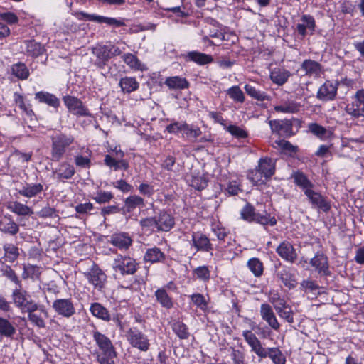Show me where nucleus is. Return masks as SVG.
Segmentation results:
<instances>
[{
    "instance_id": "obj_1",
    "label": "nucleus",
    "mask_w": 364,
    "mask_h": 364,
    "mask_svg": "<svg viewBox=\"0 0 364 364\" xmlns=\"http://www.w3.org/2000/svg\"><path fill=\"white\" fill-rule=\"evenodd\" d=\"M92 337L100 352L97 355V360L100 364H114V358L117 354L111 340L105 334L94 331Z\"/></svg>"
},
{
    "instance_id": "obj_2",
    "label": "nucleus",
    "mask_w": 364,
    "mask_h": 364,
    "mask_svg": "<svg viewBox=\"0 0 364 364\" xmlns=\"http://www.w3.org/2000/svg\"><path fill=\"white\" fill-rule=\"evenodd\" d=\"M74 137L64 133L57 134L51 137L50 159L53 161H60L68 147L73 144Z\"/></svg>"
},
{
    "instance_id": "obj_3",
    "label": "nucleus",
    "mask_w": 364,
    "mask_h": 364,
    "mask_svg": "<svg viewBox=\"0 0 364 364\" xmlns=\"http://www.w3.org/2000/svg\"><path fill=\"white\" fill-rule=\"evenodd\" d=\"M12 299L16 307L21 311L31 313L38 309V304L31 299V295L21 287L13 291Z\"/></svg>"
},
{
    "instance_id": "obj_4",
    "label": "nucleus",
    "mask_w": 364,
    "mask_h": 364,
    "mask_svg": "<svg viewBox=\"0 0 364 364\" xmlns=\"http://www.w3.org/2000/svg\"><path fill=\"white\" fill-rule=\"evenodd\" d=\"M240 215L243 220L247 222H256L264 226H274L277 224V220L274 216L272 217L268 214L262 215L256 213L254 207L249 203L242 208Z\"/></svg>"
},
{
    "instance_id": "obj_5",
    "label": "nucleus",
    "mask_w": 364,
    "mask_h": 364,
    "mask_svg": "<svg viewBox=\"0 0 364 364\" xmlns=\"http://www.w3.org/2000/svg\"><path fill=\"white\" fill-rule=\"evenodd\" d=\"M126 336L132 347L143 352H146L149 349L150 343L147 336L136 328H130L127 331Z\"/></svg>"
},
{
    "instance_id": "obj_6",
    "label": "nucleus",
    "mask_w": 364,
    "mask_h": 364,
    "mask_svg": "<svg viewBox=\"0 0 364 364\" xmlns=\"http://www.w3.org/2000/svg\"><path fill=\"white\" fill-rule=\"evenodd\" d=\"M112 267L122 274H133L138 268L135 259L128 256L117 255L114 259Z\"/></svg>"
},
{
    "instance_id": "obj_7",
    "label": "nucleus",
    "mask_w": 364,
    "mask_h": 364,
    "mask_svg": "<svg viewBox=\"0 0 364 364\" xmlns=\"http://www.w3.org/2000/svg\"><path fill=\"white\" fill-rule=\"evenodd\" d=\"M63 102L70 112L72 114L86 117L90 116V113L88 109L83 105L82 102L76 97L66 95L63 98Z\"/></svg>"
},
{
    "instance_id": "obj_8",
    "label": "nucleus",
    "mask_w": 364,
    "mask_h": 364,
    "mask_svg": "<svg viewBox=\"0 0 364 364\" xmlns=\"http://www.w3.org/2000/svg\"><path fill=\"white\" fill-rule=\"evenodd\" d=\"M54 311L65 318H70L75 314V309L70 299H58L53 301L52 305Z\"/></svg>"
},
{
    "instance_id": "obj_9",
    "label": "nucleus",
    "mask_w": 364,
    "mask_h": 364,
    "mask_svg": "<svg viewBox=\"0 0 364 364\" xmlns=\"http://www.w3.org/2000/svg\"><path fill=\"white\" fill-rule=\"evenodd\" d=\"M338 82L326 81L318 89L316 97L322 101L333 100L337 94Z\"/></svg>"
},
{
    "instance_id": "obj_10",
    "label": "nucleus",
    "mask_w": 364,
    "mask_h": 364,
    "mask_svg": "<svg viewBox=\"0 0 364 364\" xmlns=\"http://www.w3.org/2000/svg\"><path fill=\"white\" fill-rule=\"evenodd\" d=\"M242 336L250 346L251 350L259 357L264 358L266 355L265 348L262 347L260 341L257 338L255 333H253L252 331L245 330L242 331Z\"/></svg>"
},
{
    "instance_id": "obj_11",
    "label": "nucleus",
    "mask_w": 364,
    "mask_h": 364,
    "mask_svg": "<svg viewBox=\"0 0 364 364\" xmlns=\"http://www.w3.org/2000/svg\"><path fill=\"white\" fill-rule=\"evenodd\" d=\"M76 16L80 20L86 18L87 20H89L90 21H94V22L100 23H105L107 25L115 26L117 27L124 26V23L120 20H117L114 18L95 15V14H89L85 13L83 11L77 13Z\"/></svg>"
},
{
    "instance_id": "obj_12",
    "label": "nucleus",
    "mask_w": 364,
    "mask_h": 364,
    "mask_svg": "<svg viewBox=\"0 0 364 364\" xmlns=\"http://www.w3.org/2000/svg\"><path fill=\"white\" fill-rule=\"evenodd\" d=\"M260 316L264 321L274 331H278L280 328V324L273 311L272 306L267 303L262 304L260 306Z\"/></svg>"
},
{
    "instance_id": "obj_13",
    "label": "nucleus",
    "mask_w": 364,
    "mask_h": 364,
    "mask_svg": "<svg viewBox=\"0 0 364 364\" xmlns=\"http://www.w3.org/2000/svg\"><path fill=\"white\" fill-rule=\"evenodd\" d=\"M85 275L95 288L97 289L103 288L106 281V275L97 266L93 265L90 270L85 273Z\"/></svg>"
},
{
    "instance_id": "obj_14",
    "label": "nucleus",
    "mask_w": 364,
    "mask_h": 364,
    "mask_svg": "<svg viewBox=\"0 0 364 364\" xmlns=\"http://www.w3.org/2000/svg\"><path fill=\"white\" fill-rule=\"evenodd\" d=\"M316 28L314 18L309 14H304L301 17V22L296 25L298 33L304 37L308 31L311 35L314 34Z\"/></svg>"
},
{
    "instance_id": "obj_15",
    "label": "nucleus",
    "mask_w": 364,
    "mask_h": 364,
    "mask_svg": "<svg viewBox=\"0 0 364 364\" xmlns=\"http://www.w3.org/2000/svg\"><path fill=\"white\" fill-rule=\"evenodd\" d=\"M305 195L313 207L321 209L325 212L330 209L331 206L326 198L319 193L314 191L313 188L306 192Z\"/></svg>"
},
{
    "instance_id": "obj_16",
    "label": "nucleus",
    "mask_w": 364,
    "mask_h": 364,
    "mask_svg": "<svg viewBox=\"0 0 364 364\" xmlns=\"http://www.w3.org/2000/svg\"><path fill=\"white\" fill-rule=\"evenodd\" d=\"M277 254L284 259L289 262H294L297 254L293 245L287 241L282 242L276 250Z\"/></svg>"
},
{
    "instance_id": "obj_17",
    "label": "nucleus",
    "mask_w": 364,
    "mask_h": 364,
    "mask_svg": "<svg viewBox=\"0 0 364 364\" xmlns=\"http://www.w3.org/2000/svg\"><path fill=\"white\" fill-rule=\"evenodd\" d=\"M345 111L353 118L364 117V102L354 95L352 102L346 105Z\"/></svg>"
},
{
    "instance_id": "obj_18",
    "label": "nucleus",
    "mask_w": 364,
    "mask_h": 364,
    "mask_svg": "<svg viewBox=\"0 0 364 364\" xmlns=\"http://www.w3.org/2000/svg\"><path fill=\"white\" fill-rule=\"evenodd\" d=\"M193 246L197 251L208 252L212 250L210 240L203 234L193 232L192 235Z\"/></svg>"
},
{
    "instance_id": "obj_19",
    "label": "nucleus",
    "mask_w": 364,
    "mask_h": 364,
    "mask_svg": "<svg viewBox=\"0 0 364 364\" xmlns=\"http://www.w3.org/2000/svg\"><path fill=\"white\" fill-rule=\"evenodd\" d=\"M156 228L159 231H169L175 224L173 217L166 212H161L156 217Z\"/></svg>"
},
{
    "instance_id": "obj_20",
    "label": "nucleus",
    "mask_w": 364,
    "mask_h": 364,
    "mask_svg": "<svg viewBox=\"0 0 364 364\" xmlns=\"http://www.w3.org/2000/svg\"><path fill=\"white\" fill-rule=\"evenodd\" d=\"M107 45L99 46L92 50L93 54L97 57L95 65L98 68L104 67L108 60L112 58Z\"/></svg>"
},
{
    "instance_id": "obj_21",
    "label": "nucleus",
    "mask_w": 364,
    "mask_h": 364,
    "mask_svg": "<svg viewBox=\"0 0 364 364\" xmlns=\"http://www.w3.org/2000/svg\"><path fill=\"white\" fill-rule=\"evenodd\" d=\"M110 242L121 250H127L132 243V240L124 232L116 233L112 235Z\"/></svg>"
},
{
    "instance_id": "obj_22",
    "label": "nucleus",
    "mask_w": 364,
    "mask_h": 364,
    "mask_svg": "<svg viewBox=\"0 0 364 364\" xmlns=\"http://www.w3.org/2000/svg\"><path fill=\"white\" fill-rule=\"evenodd\" d=\"M310 264L320 274H327L328 271V258L322 253H317L310 260Z\"/></svg>"
},
{
    "instance_id": "obj_23",
    "label": "nucleus",
    "mask_w": 364,
    "mask_h": 364,
    "mask_svg": "<svg viewBox=\"0 0 364 364\" xmlns=\"http://www.w3.org/2000/svg\"><path fill=\"white\" fill-rule=\"evenodd\" d=\"M301 69L304 71L305 75L315 77H320L321 73V65L318 62L310 59L303 61Z\"/></svg>"
},
{
    "instance_id": "obj_24",
    "label": "nucleus",
    "mask_w": 364,
    "mask_h": 364,
    "mask_svg": "<svg viewBox=\"0 0 364 364\" xmlns=\"http://www.w3.org/2000/svg\"><path fill=\"white\" fill-rule=\"evenodd\" d=\"M185 58L186 60L194 62L200 65L209 64L213 61L211 55L198 51L188 52Z\"/></svg>"
},
{
    "instance_id": "obj_25",
    "label": "nucleus",
    "mask_w": 364,
    "mask_h": 364,
    "mask_svg": "<svg viewBox=\"0 0 364 364\" xmlns=\"http://www.w3.org/2000/svg\"><path fill=\"white\" fill-rule=\"evenodd\" d=\"M165 259V254L156 247L147 249L144 256V260L150 263L164 262Z\"/></svg>"
},
{
    "instance_id": "obj_26",
    "label": "nucleus",
    "mask_w": 364,
    "mask_h": 364,
    "mask_svg": "<svg viewBox=\"0 0 364 364\" xmlns=\"http://www.w3.org/2000/svg\"><path fill=\"white\" fill-rule=\"evenodd\" d=\"M277 277L289 289L295 287L297 284L295 275L289 267H284L277 273Z\"/></svg>"
},
{
    "instance_id": "obj_27",
    "label": "nucleus",
    "mask_w": 364,
    "mask_h": 364,
    "mask_svg": "<svg viewBox=\"0 0 364 364\" xmlns=\"http://www.w3.org/2000/svg\"><path fill=\"white\" fill-rule=\"evenodd\" d=\"M35 99L41 103H46L48 105L57 108L60 106L59 99L53 94L47 92H38L35 94Z\"/></svg>"
},
{
    "instance_id": "obj_28",
    "label": "nucleus",
    "mask_w": 364,
    "mask_h": 364,
    "mask_svg": "<svg viewBox=\"0 0 364 364\" xmlns=\"http://www.w3.org/2000/svg\"><path fill=\"white\" fill-rule=\"evenodd\" d=\"M23 45L26 54L32 57H38L43 54L45 50L44 47L41 43L33 40L25 41Z\"/></svg>"
},
{
    "instance_id": "obj_29",
    "label": "nucleus",
    "mask_w": 364,
    "mask_h": 364,
    "mask_svg": "<svg viewBox=\"0 0 364 364\" xmlns=\"http://www.w3.org/2000/svg\"><path fill=\"white\" fill-rule=\"evenodd\" d=\"M75 172L74 167L67 162L61 163L58 168L53 171L57 175V178L60 181L71 178Z\"/></svg>"
},
{
    "instance_id": "obj_30",
    "label": "nucleus",
    "mask_w": 364,
    "mask_h": 364,
    "mask_svg": "<svg viewBox=\"0 0 364 364\" xmlns=\"http://www.w3.org/2000/svg\"><path fill=\"white\" fill-rule=\"evenodd\" d=\"M122 59L124 63L133 70L139 71H144L147 70L146 65L142 63L137 57L132 53H126L123 55Z\"/></svg>"
},
{
    "instance_id": "obj_31",
    "label": "nucleus",
    "mask_w": 364,
    "mask_h": 364,
    "mask_svg": "<svg viewBox=\"0 0 364 364\" xmlns=\"http://www.w3.org/2000/svg\"><path fill=\"white\" fill-rule=\"evenodd\" d=\"M164 83L171 90H183L189 87L187 80L179 76L168 77Z\"/></svg>"
},
{
    "instance_id": "obj_32",
    "label": "nucleus",
    "mask_w": 364,
    "mask_h": 364,
    "mask_svg": "<svg viewBox=\"0 0 364 364\" xmlns=\"http://www.w3.org/2000/svg\"><path fill=\"white\" fill-rule=\"evenodd\" d=\"M144 206V199L136 195L130 196L124 200V211L131 213L136 208Z\"/></svg>"
},
{
    "instance_id": "obj_33",
    "label": "nucleus",
    "mask_w": 364,
    "mask_h": 364,
    "mask_svg": "<svg viewBox=\"0 0 364 364\" xmlns=\"http://www.w3.org/2000/svg\"><path fill=\"white\" fill-rule=\"evenodd\" d=\"M6 208L18 215H31L33 213L30 207L17 201L9 202Z\"/></svg>"
},
{
    "instance_id": "obj_34",
    "label": "nucleus",
    "mask_w": 364,
    "mask_h": 364,
    "mask_svg": "<svg viewBox=\"0 0 364 364\" xmlns=\"http://www.w3.org/2000/svg\"><path fill=\"white\" fill-rule=\"evenodd\" d=\"M292 178L295 184L302 189L304 194L310 189L314 188V184L303 173L296 172L293 174Z\"/></svg>"
},
{
    "instance_id": "obj_35",
    "label": "nucleus",
    "mask_w": 364,
    "mask_h": 364,
    "mask_svg": "<svg viewBox=\"0 0 364 364\" xmlns=\"http://www.w3.org/2000/svg\"><path fill=\"white\" fill-rule=\"evenodd\" d=\"M290 76L289 71L280 68L274 69L270 73L272 81L278 85H284Z\"/></svg>"
},
{
    "instance_id": "obj_36",
    "label": "nucleus",
    "mask_w": 364,
    "mask_h": 364,
    "mask_svg": "<svg viewBox=\"0 0 364 364\" xmlns=\"http://www.w3.org/2000/svg\"><path fill=\"white\" fill-rule=\"evenodd\" d=\"M257 168L267 179L274 173L275 166L273 160L271 159L265 158L260 159Z\"/></svg>"
},
{
    "instance_id": "obj_37",
    "label": "nucleus",
    "mask_w": 364,
    "mask_h": 364,
    "mask_svg": "<svg viewBox=\"0 0 364 364\" xmlns=\"http://www.w3.org/2000/svg\"><path fill=\"white\" fill-rule=\"evenodd\" d=\"M90 310L92 314L105 321H109L111 316L108 310L99 303H94L91 305Z\"/></svg>"
},
{
    "instance_id": "obj_38",
    "label": "nucleus",
    "mask_w": 364,
    "mask_h": 364,
    "mask_svg": "<svg viewBox=\"0 0 364 364\" xmlns=\"http://www.w3.org/2000/svg\"><path fill=\"white\" fill-rule=\"evenodd\" d=\"M269 124L273 132L279 134L287 133L291 129V123L289 120H270Z\"/></svg>"
},
{
    "instance_id": "obj_39",
    "label": "nucleus",
    "mask_w": 364,
    "mask_h": 364,
    "mask_svg": "<svg viewBox=\"0 0 364 364\" xmlns=\"http://www.w3.org/2000/svg\"><path fill=\"white\" fill-rule=\"evenodd\" d=\"M16 332V327L8 319L0 317V335L6 338H12Z\"/></svg>"
},
{
    "instance_id": "obj_40",
    "label": "nucleus",
    "mask_w": 364,
    "mask_h": 364,
    "mask_svg": "<svg viewBox=\"0 0 364 364\" xmlns=\"http://www.w3.org/2000/svg\"><path fill=\"white\" fill-rule=\"evenodd\" d=\"M155 296L156 301L164 308L171 309L173 307V301L171 297L168 295L166 290L164 288L158 289L155 291Z\"/></svg>"
},
{
    "instance_id": "obj_41",
    "label": "nucleus",
    "mask_w": 364,
    "mask_h": 364,
    "mask_svg": "<svg viewBox=\"0 0 364 364\" xmlns=\"http://www.w3.org/2000/svg\"><path fill=\"white\" fill-rule=\"evenodd\" d=\"M119 85L122 90L127 93H130L139 88V82L135 77H124L119 81Z\"/></svg>"
},
{
    "instance_id": "obj_42",
    "label": "nucleus",
    "mask_w": 364,
    "mask_h": 364,
    "mask_svg": "<svg viewBox=\"0 0 364 364\" xmlns=\"http://www.w3.org/2000/svg\"><path fill=\"white\" fill-rule=\"evenodd\" d=\"M41 274V268L36 265L28 264L24 265L22 277L23 279L31 278L33 280L40 279Z\"/></svg>"
},
{
    "instance_id": "obj_43",
    "label": "nucleus",
    "mask_w": 364,
    "mask_h": 364,
    "mask_svg": "<svg viewBox=\"0 0 364 364\" xmlns=\"http://www.w3.org/2000/svg\"><path fill=\"white\" fill-rule=\"evenodd\" d=\"M275 311L281 318L284 319L290 324L294 323V311L291 307L289 306L287 303L284 304V305H282V306H280L279 309H276Z\"/></svg>"
},
{
    "instance_id": "obj_44",
    "label": "nucleus",
    "mask_w": 364,
    "mask_h": 364,
    "mask_svg": "<svg viewBox=\"0 0 364 364\" xmlns=\"http://www.w3.org/2000/svg\"><path fill=\"white\" fill-rule=\"evenodd\" d=\"M300 105L295 101H288L274 107V110L282 113H295L299 110Z\"/></svg>"
},
{
    "instance_id": "obj_45",
    "label": "nucleus",
    "mask_w": 364,
    "mask_h": 364,
    "mask_svg": "<svg viewBox=\"0 0 364 364\" xmlns=\"http://www.w3.org/2000/svg\"><path fill=\"white\" fill-rule=\"evenodd\" d=\"M247 267L251 272L257 277H260L264 272L263 263L259 259L252 257L247 262Z\"/></svg>"
},
{
    "instance_id": "obj_46",
    "label": "nucleus",
    "mask_w": 364,
    "mask_h": 364,
    "mask_svg": "<svg viewBox=\"0 0 364 364\" xmlns=\"http://www.w3.org/2000/svg\"><path fill=\"white\" fill-rule=\"evenodd\" d=\"M247 177L253 185L263 184L267 179L258 168L249 171Z\"/></svg>"
},
{
    "instance_id": "obj_47",
    "label": "nucleus",
    "mask_w": 364,
    "mask_h": 364,
    "mask_svg": "<svg viewBox=\"0 0 364 364\" xmlns=\"http://www.w3.org/2000/svg\"><path fill=\"white\" fill-rule=\"evenodd\" d=\"M43 191L41 183L28 185L18 191L19 194L25 197L31 198L40 193Z\"/></svg>"
},
{
    "instance_id": "obj_48",
    "label": "nucleus",
    "mask_w": 364,
    "mask_h": 364,
    "mask_svg": "<svg viewBox=\"0 0 364 364\" xmlns=\"http://www.w3.org/2000/svg\"><path fill=\"white\" fill-rule=\"evenodd\" d=\"M12 73L20 80H26L29 76V70L24 63H18L13 65Z\"/></svg>"
},
{
    "instance_id": "obj_49",
    "label": "nucleus",
    "mask_w": 364,
    "mask_h": 364,
    "mask_svg": "<svg viewBox=\"0 0 364 364\" xmlns=\"http://www.w3.org/2000/svg\"><path fill=\"white\" fill-rule=\"evenodd\" d=\"M4 257L6 261L14 262L18 257V249L13 244H6L4 245Z\"/></svg>"
},
{
    "instance_id": "obj_50",
    "label": "nucleus",
    "mask_w": 364,
    "mask_h": 364,
    "mask_svg": "<svg viewBox=\"0 0 364 364\" xmlns=\"http://www.w3.org/2000/svg\"><path fill=\"white\" fill-rule=\"evenodd\" d=\"M266 355L264 358L269 356L275 364H284L285 358L278 348H265Z\"/></svg>"
},
{
    "instance_id": "obj_51",
    "label": "nucleus",
    "mask_w": 364,
    "mask_h": 364,
    "mask_svg": "<svg viewBox=\"0 0 364 364\" xmlns=\"http://www.w3.org/2000/svg\"><path fill=\"white\" fill-rule=\"evenodd\" d=\"M245 90L248 95L257 100L264 101L269 99L265 92L257 90L250 85H246L245 86Z\"/></svg>"
},
{
    "instance_id": "obj_52",
    "label": "nucleus",
    "mask_w": 364,
    "mask_h": 364,
    "mask_svg": "<svg viewBox=\"0 0 364 364\" xmlns=\"http://www.w3.org/2000/svg\"><path fill=\"white\" fill-rule=\"evenodd\" d=\"M268 300L273 305L274 309H279L287 303L286 300L274 290H271L268 294Z\"/></svg>"
},
{
    "instance_id": "obj_53",
    "label": "nucleus",
    "mask_w": 364,
    "mask_h": 364,
    "mask_svg": "<svg viewBox=\"0 0 364 364\" xmlns=\"http://www.w3.org/2000/svg\"><path fill=\"white\" fill-rule=\"evenodd\" d=\"M182 133L183 137L191 139H196L201 134L202 132L199 127L190 126L185 123Z\"/></svg>"
},
{
    "instance_id": "obj_54",
    "label": "nucleus",
    "mask_w": 364,
    "mask_h": 364,
    "mask_svg": "<svg viewBox=\"0 0 364 364\" xmlns=\"http://www.w3.org/2000/svg\"><path fill=\"white\" fill-rule=\"evenodd\" d=\"M173 331L181 339H186L189 336L188 328L181 321L173 323L172 326Z\"/></svg>"
},
{
    "instance_id": "obj_55",
    "label": "nucleus",
    "mask_w": 364,
    "mask_h": 364,
    "mask_svg": "<svg viewBox=\"0 0 364 364\" xmlns=\"http://www.w3.org/2000/svg\"><path fill=\"white\" fill-rule=\"evenodd\" d=\"M189 297L194 305L196 306L198 309L203 311L207 310L208 304L203 294L199 293L193 294L192 295L189 296Z\"/></svg>"
},
{
    "instance_id": "obj_56",
    "label": "nucleus",
    "mask_w": 364,
    "mask_h": 364,
    "mask_svg": "<svg viewBox=\"0 0 364 364\" xmlns=\"http://www.w3.org/2000/svg\"><path fill=\"white\" fill-rule=\"evenodd\" d=\"M227 94L234 101L238 102H243L245 100V95L242 90L238 86H232L227 90Z\"/></svg>"
},
{
    "instance_id": "obj_57",
    "label": "nucleus",
    "mask_w": 364,
    "mask_h": 364,
    "mask_svg": "<svg viewBox=\"0 0 364 364\" xmlns=\"http://www.w3.org/2000/svg\"><path fill=\"white\" fill-rule=\"evenodd\" d=\"M2 231L11 235H16L18 232V225L11 218H7L2 223Z\"/></svg>"
},
{
    "instance_id": "obj_58",
    "label": "nucleus",
    "mask_w": 364,
    "mask_h": 364,
    "mask_svg": "<svg viewBox=\"0 0 364 364\" xmlns=\"http://www.w3.org/2000/svg\"><path fill=\"white\" fill-rule=\"evenodd\" d=\"M197 278L203 282H208L210 278V271L207 266H200L193 270Z\"/></svg>"
},
{
    "instance_id": "obj_59",
    "label": "nucleus",
    "mask_w": 364,
    "mask_h": 364,
    "mask_svg": "<svg viewBox=\"0 0 364 364\" xmlns=\"http://www.w3.org/2000/svg\"><path fill=\"white\" fill-rule=\"evenodd\" d=\"M228 131L233 136L238 139H243L247 136V133L240 127L236 125H230L226 127Z\"/></svg>"
},
{
    "instance_id": "obj_60",
    "label": "nucleus",
    "mask_w": 364,
    "mask_h": 364,
    "mask_svg": "<svg viewBox=\"0 0 364 364\" xmlns=\"http://www.w3.org/2000/svg\"><path fill=\"white\" fill-rule=\"evenodd\" d=\"M207 183L208 182L206 179L204 177L200 176H193L190 181L191 186L197 190L204 189L207 186Z\"/></svg>"
},
{
    "instance_id": "obj_61",
    "label": "nucleus",
    "mask_w": 364,
    "mask_h": 364,
    "mask_svg": "<svg viewBox=\"0 0 364 364\" xmlns=\"http://www.w3.org/2000/svg\"><path fill=\"white\" fill-rule=\"evenodd\" d=\"M113 198V194L111 192H106L103 191H99L97 192L96 196L93 199L97 203H105L109 202Z\"/></svg>"
},
{
    "instance_id": "obj_62",
    "label": "nucleus",
    "mask_w": 364,
    "mask_h": 364,
    "mask_svg": "<svg viewBox=\"0 0 364 364\" xmlns=\"http://www.w3.org/2000/svg\"><path fill=\"white\" fill-rule=\"evenodd\" d=\"M309 131L316 135V136L323 139L326 136L327 131L326 128L323 127L316 124V123H311L309 124Z\"/></svg>"
},
{
    "instance_id": "obj_63",
    "label": "nucleus",
    "mask_w": 364,
    "mask_h": 364,
    "mask_svg": "<svg viewBox=\"0 0 364 364\" xmlns=\"http://www.w3.org/2000/svg\"><path fill=\"white\" fill-rule=\"evenodd\" d=\"M112 186L123 193L130 192L133 189L132 185L129 184L127 183V181L122 179L113 182Z\"/></svg>"
},
{
    "instance_id": "obj_64",
    "label": "nucleus",
    "mask_w": 364,
    "mask_h": 364,
    "mask_svg": "<svg viewBox=\"0 0 364 364\" xmlns=\"http://www.w3.org/2000/svg\"><path fill=\"white\" fill-rule=\"evenodd\" d=\"M3 274L9 279H10L13 282H14L18 286V287H21L22 284H21V281L19 280L18 277L16 274L15 272L11 267H6L5 269L4 270Z\"/></svg>"
}]
</instances>
